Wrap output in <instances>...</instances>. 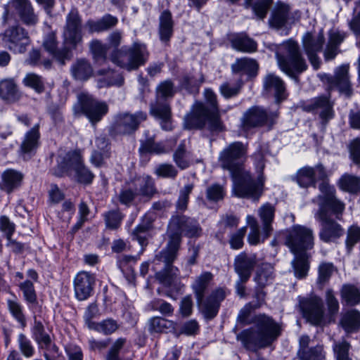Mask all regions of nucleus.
I'll list each match as a JSON object with an SVG mask.
<instances>
[{"label":"nucleus","mask_w":360,"mask_h":360,"mask_svg":"<svg viewBox=\"0 0 360 360\" xmlns=\"http://www.w3.org/2000/svg\"><path fill=\"white\" fill-rule=\"evenodd\" d=\"M247 153L245 146L235 142L224 148L219 155L221 167L228 169L233 179V195L238 198H247L257 200L261 196L264 186L263 156L259 153L255 156V166L257 172L255 180H252L250 173L246 171L240 159Z\"/></svg>","instance_id":"1"},{"label":"nucleus","mask_w":360,"mask_h":360,"mask_svg":"<svg viewBox=\"0 0 360 360\" xmlns=\"http://www.w3.org/2000/svg\"><path fill=\"white\" fill-rule=\"evenodd\" d=\"M285 243L295 257L292 262L295 276L298 278L305 277L309 270L306 251L314 245L312 231L305 226H294L290 231Z\"/></svg>","instance_id":"2"},{"label":"nucleus","mask_w":360,"mask_h":360,"mask_svg":"<svg viewBox=\"0 0 360 360\" xmlns=\"http://www.w3.org/2000/svg\"><path fill=\"white\" fill-rule=\"evenodd\" d=\"M200 231L195 222L185 216L173 217L168 226L169 241L167 247L157 255V258L166 263H170L176 257L180 247L181 236L193 237Z\"/></svg>","instance_id":"3"},{"label":"nucleus","mask_w":360,"mask_h":360,"mask_svg":"<svg viewBox=\"0 0 360 360\" xmlns=\"http://www.w3.org/2000/svg\"><path fill=\"white\" fill-rule=\"evenodd\" d=\"M326 302L328 317L323 316V304L321 300L318 297H311L302 301L300 307L304 317L312 324L318 325L331 321L332 316L337 314L339 310L338 301L330 290L326 292Z\"/></svg>","instance_id":"4"},{"label":"nucleus","mask_w":360,"mask_h":360,"mask_svg":"<svg viewBox=\"0 0 360 360\" xmlns=\"http://www.w3.org/2000/svg\"><path fill=\"white\" fill-rule=\"evenodd\" d=\"M149 53L145 44L134 43L128 49L115 50L111 55V60L117 66L128 71L137 70L148 60Z\"/></svg>","instance_id":"5"},{"label":"nucleus","mask_w":360,"mask_h":360,"mask_svg":"<svg viewBox=\"0 0 360 360\" xmlns=\"http://www.w3.org/2000/svg\"><path fill=\"white\" fill-rule=\"evenodd\" d=\"M278 65L280 69L290 77L307 69V65L302 58L297 44L289 40L283 43L276 53Z\"/></svg>","instance_id":"6"},{"label":"nucleus","mask_w":360,"mask_h":360,"mask_svg":"<svg viewBox=\"0 0 360 360\" xmlns=\"http://www.w3.org/2000/svg\"><path fill=\"white\" fill-rule=\"evenodd\" d=\"M74 112L75 115H84L92 124H96L107 114L108 105L87 93H80L74 105Z\"/></svg>","instance_id":"7"},{"label":"nucleus","mask_w":360,"mask_h":360,"mask_svg":"<svg viewBox=\"0 0 360 360\" xmlns=\"http://www.w3.org/2000/svg\"><path fill=\"white\" fill-rule=\"evenodd\" d=\"M59 166L61 171L56 172V175L60 176L65 172H73L74 178L82 184H90L94 177L93 173L83 165L82 157L77 151L68 153ZM70 175L72 174L70 173Z\"/></svg>","instance_id":"8"},{"label":"nucleus","mask_w":360,"mask_h":360,"mask_svg":"<svg viewBox=\"0 0 360 360\" xmlns=\"http://www.w3.org/2000/svg\"><path fill=\"white\" fill-rule=\"evenodd\" d=\"M14 9L22 22L28 26L35 25L38 22V16L34 13L30 0H11L4 7L2 22L8 24L14 19L12 12Z\"/></svg>","instance_id":"9"},{"label":"nucleus","mask_w":360,"mask_h":360,"mask_svg":"<svg viewBox=\"0 0 360 360\" xmlns=\"http://www.w3.org/2000/svg\"><path fill=\"white\" fill-rule=\"evenodd\" d=\"M5 46L15 53H23L30 44V38L27 30L20 25H13L7 28L1 34Z\"/></svg>","instance_id":"10"},{"label":"nucleus","mask_w":360,"mask_h":360,"mask_svg":"<svg viewBox=\"0 0 360 360\" xmlns=\"http://www.w3.org/2000/svg\"><path fill=\"white\" fill-rule=\"evenodd\" d=\"M146 112L138 111L135 113L122 112L115 117L113 129L117 134H130L136 131L141 122L147 120Z\"/></svg>","instance_id":"11"},{"label":"nucleus","mask_w":360,"mask_h":360,"mask_svg":"<svg viewBox=\"0 0 360 360\" xmlns=\"http://www.w3.org/2000/svg\"><path fill=\"white\" fill-rule=\"evenodd\" d=\"M63 39L64 44L72 49H75L82 40V20L75 8H72L67 15Z\"/></svg>","instance_id":"12"},{"label":"nucleus","mask_w":360,"mask_h":360,"mask_svg":"<svg viewBox=\"0 0 360 360\" xmlns=\"http://www.w3.org/2000/svg\"><path fill=\"white\" fill-rule=\"evenodd\" d=\"M320 191L321 194L316 199L319 205L318 214L326 217L325 212L328 209L335 214H341L343 212L345 205L335 198V189L333 186L324 181L320 185Z\"/></svg>","instance_id":"13"},{"label":"nucleus","mask_w":360,"mask_h":360,"mask_svg":"<svg viewBox=\"0 0 360 360\" xmlns=\"http://www.w3.org/2000/svg\"><path fill=\"white\" fill-rule=\"evenodd\" d=\"M150 114L160 121L161 128L165 131L173 129L171 107L166 101H156L150 104Z\"/></svg>","instance_id":"14"},{"label":"nucleus","mask_w":360,"mask_h":360,"mask_svg":"<svg viewBox=\"0 0 360 360\" xmlns=\"http://www.w3.org/2000/svg\"><path fill=\"white\" fill-rule=\"evenodd\" d=\"M207 122H210L214 129L220 127L217 96L210 89H206L204 92V124Z\"/></svg>","instance_id":"15"},{"label":"nucleus","mask_w":360,"mask_h":360,"mask_svg":"<svg viewBox=\"0 0 360 360\" xmlns=\"http://www.w3.org/2000/svg\"><path fill=\"white\" fill-rule=\"evenodd\" d=\"M95 283V277L93 274L81 271L74 279L75 294L77 300L83 301L89 297L92 293Z\"/></svg>","instance_id":"16"},{"label":"nucleus","mask_w":360,"mask_h":360,"mask_svg":"<svg viewBox=\"0 0 360 360\" xmlns=\"http://www.w3.org/2000/svg\"><path fill=\"white\" fill-rule=\"evenodd\" d=\"M304 49L308 56L309 60L315 69L319 67V59L316 53L319 51L323 43V36L321 33L312 35L306 33L302 39Z\"/></svg>","instance_id":"17"},{"label":"nucleus","mask_w":360,"mask_h":360,"mask_svg":"<svg viewBox=\"0 0 360 360\" xmlns=\"http://www.w3.org/2000/svg\"><path fill=\"white\" fill-rule=\"evenodd\" d=\"M326 175L322 165H317L315 167H304L297 171L296 181L300 187L307 188L314 186L316 179H322Z\"/></svg>","instance_id":"18"},{"label":"nucleus","mask_w":360,"mask_h":360,"mask_svg":"<svg viewBox=\"0 0 360 360\" xmlns=\"http://www.w3.org/2000/svg\"><path fill=\"white\" fill-rule=\"evenodd\" d=\"M289 11L290 7L288 5L282 2H278L269 20L271 26L281 28L283 27H288L292 24L295 20L291 16Z\"/></svg>","instance_id":"19"},{"label":"nucleus","mask_w":360,"mask_h":360,"mask_svg":"<svg viewBox=\"0 0 360 360\" xmlns=\"http://www.w3.org/2000/svg\"><path fill=\"white\" fill-rule=\"evenodd\" d=\"M264 89L266 94L274 96L277 101L285 99L287 96L284 82L274 74H268L264 77Z\"/></svg>","instance_id":"20"},{"label":"nucleus","mask_w":360,"mask_h":360,"mask_svg":"<svg viewBox=\"0 0 360 360\" xmlns=\"http://www.w3.org/2000/svg\"><path fill=\"white\" fill-rule=\"evenodd\" d=\"M39 128V125L35 124L25 135L20 148V155L25 160L30 158L38 147L40 137Z\"/></svg>","instance_id":"21"},{"label":"nucleus","mask_w":360,"mask_h":360,"mask_svg":"<svg viewBox=\"0 0 360 360\" xmlns=\"http://www.w3.org/2000/svg\"><path fill=\"white\" fill-rule=\"evenodd\" d=\"M44 49L50 53L62 65L65 64V60H70L72 56L71 47L65 46L62 49H56V39L53 33L49 34L43 43Z\"/></svg>","instance_id":"22"},{"label":"nucleus","mask_w":360,"mask_h":360,"mask_svg":"<svg viewBox=\"0 0 360 360\" xmlns=\"http://www.w3.org/2000/svg\"><path fill=\"white\" fill-rule=\"evenodd\" d=\"M21 96L16 82L13 78H6L0 81V98L10 103L18 101Z\"/></svg>","instance_id":"23"},{"label":"nucleus","mask_w":360,"mask_h":360,"mask_svg":"<svg viewBox=\"0 0 360 360\" xmlns=\"http://www.w3.org/2000/svg\"><path fill=\"white\" fill-rule=\"evenodd\" d=\"M316 217L322 221V230L320 233L321 240L325 242H330L342 235L343 231L337 223L328 220L326 216L317 214Z\"/></svg>","instance_id":"24"},{"label":"nucleus","mask_w":360,"mask_h":360,"mask_svg":"<svg viewBox=\"0 0 360 360\" xmlns=\"http://www.w3.org/2000/svg\"><path fill=\"white\" fill-rule=\"evenodd\" d=\"M202 125V103L196 102L184 119V128L188 130L200 129Z\"/></svg>","instance_id":"25"},{"label":"nucleus","mask_w":360,"mask_h":360,"mask_svg":"<svg viewBox=\"0 0 360 360\" xmlns=\"http://www.w3.org/2000/svg\"><path fill=\"white\" fill-rule=\"evenodd\" d=\"M225 295V291L223 289H218L206 299L204 302L205 319H212L217 315L219 303L224 299Z\"/></svg>","instance_id":"26"},{"label":"nucleus","mask_w":360,"mask_h":360,"mask_svg":"<svg viewBox=\"0 0 360 360\" xmlns=\"http://www.w3.org/2000/svg\"><path fill=\"white\" fill-rule=\"evenodd\" d=\"M22 179V173L14 169H7L2 173L1 188L10 193L21 185Z\"/></svg>","instance_id":"27"},{"label":"nucleus","mask_w":360,"mask_h":360,"mask_svg":"<svg viewBox=\"0 0 360 360\" xmlns=\"http://www.w3.org/2000/svg\"><path fill=\"white\" fill-rule=\"evenodd\" d=\"M255 264L254 256H248L240 253L235 259V268L243 281H246L250 275L251 269Z\"/></svg>","instance_id":"28"},{"label":"nucleus","mask_w":360,"mask_h":360,"mask_svg":"<svg viewBox=\"0 0 360 360\" xmlns=\"http://www.w3.org/2000/svg\"><path fill=\"white\" fill-rule=\"evenodd\" d=\"M70 72L75 79L86 81L92 76L93 68L86 60L79 59L72 65Z\"/></svg>","instance_id":"29"},{"label":"nucleus","mask_w":360,"mask_h":360,"mask_svg":"<svg viewBox=\"0 0 360 360\" xmlns=\"http://www.w3.org/2000/svg\"><path fill=\"white\" fill-rule=\"evenodd\" d=\"M274 207L269 204H264L258 210V216L259 217L263 227V235L269 236L273 231L272 222L274 218Z\"/></svg>","instance_id":"30"},{"label":"nucleus","mask_w":360,"mask_h":360,"mask_svg":"<svg viewBox=\"0 0 360 360\" xmlns=\"http://www.w3.org/2000/svg\"><path fill=\"white\" fill-rule=\"evenodd\" d=\"M246 223L250 228L248 241L250 245H255L262 243L269 236H264L263 235V228L261 231H259L258 222L253 216L248 215L246 217Z\"/></svg>","instance_id":"31"},{"label":"nucleus","mask_w":360,"mask_h":360,"mask_svg":"<svg viewBox=\"0 0 360 360\" xmlns=\"http://www.w3.org/2000/svg\"><path fill=\"white\" fill-rule=\"evenodd\" d=\"M156 259L158 260L157 257ZM160 262L165 264L166 268L156 274L157 278L165 286L171 287L175 285L179 281V278L178 269L171 265L174 261L170 263H166L162 260H160Z\"/></svg>","instance_id":"32"},{"label":"nucleus","mask_w":360,"mask_h":360,"mask_svg":"<svg viewBox=\"0 0 360 360\" xmlns=\"http://www.w3.org/2000/svg\"><path fill=\"white\" fill-rule=\"evenodd\" d=\"M309 342V338L303 335L300 339L301 349L299 352V356L301 360H321L323 358V352L321 347L319 346L309 351H305V347Z\"/></svg>","instance_id":"33"},{"label":"nucleus","mask_w":360,"mask_h":360,"mask_svg":"<svg viewBox=\"0 0 360 360\" xmlns=\"http://www.w3.org/2000/svg\"><path fill=\"white\" fill-rule=\"evenodd\" d=\"M174 22L169 11H165L160 16L159 33L162 41H168L172 35Z\"/></svg>","instance_id":"34"},{"label":"nucleus","mask_w":360,"mask_h":360,"mask_svg":"<svg viewBox=\"0 0 360 360\" xmlns=\"http://www.w3.org/2000/svg\"><path fill=\"white\" fill-rule=\"evenodd\" d=\"M232 69L234 72L252 77L257 74L258 65L255 60L245 58L237 60L233 64Z\"/></svg>","instance_id":"35"},{"label":"nucleus","mask_w":360,"mask_h":360,"mask_svg":"<svg viewBox=\"0 0 360 360\" xmlns=\"http://www.w3.org/2000/svg\"><path fill=\"white\" fill-rule=\"evenodd\" d=\"M136 195L151 198L157 193L155 182L151 176H143L136 180Z\"/></svg>","instance_id":"36"},{"label":"nucleus","mask_w":360,"mask_h":360,"mask_svg":"<svg viewBox=\"0 0 360 360\" xmlns=\"http://www.w3.org/2000/svg\"><path fill=\"white\" fill-rule=\"evenodd\" d=\"M266 115L263 109L255 107L250 109L244 115L243 125L245 128L261 124L266 120Z\"/></svg>","instance_id":"37"},{"label":"nucleus","mask_w":360,"mask_h":360,"mask_svg":"<svg viewBox=\"0 0 360 360\" xmlns=\"http://www.w3.org/2000/svg\"><path fill=\"white\" fill-rule=\"evenodd\" d=\"M349 65H343L339 67L335 71V84L340 91L349 94L350 92V85L348 79Z\"/></svg>","instance_id":"38"},{"label":"nucleus","mask_w":360,"mask_h":360,"mask_svg":"<svg viewBox=\"0 0 360 360\" xmlns=\"http://www.w3.org/2000/svg\"><path fill=\"white\" fill-rule=\"evenodd\" d=\"M117 22V19L110 15H104L100 20L88 21L86 26L89 28V32H102L111 28L115 26Z\"/></svg>","instance_id":"39"},{"label":"nucleus","mask_w":360,"mask_h":360,"mask_svg":"<svg viewBox=\"0 0 360 360\" xmlns=\"http://www.w3.org/2000/svg\"><path fill=\"white\" fill-rule=\"evenodd\" d=\"M280 333V327L271 319L267 318L264 327L260 334L262 340V345L269 344Z\"/></svg>","instance_id":"40"},{"label":"nucleus","mask_w":360,"mask_h":360,"mask_svg":"<svg viewBox=\"0 0 360 360\" xmlns=\"http://www.w3.org/2000/svg\"><path fill=\"white\" fill-rule=\"evenodd\" d=\"M345 34L339 32L330 33L329 41L325 51V57L327 60L333 59L336 53L338 45L343 41Z\"/></svg>","instance_id":"41"},{"label":"nucleus","mask_w":360,"mask_h":360,"mask_svg":"<svg viewBox=\"0 0 360 360\" xmlns=\"http://www.w3.org/2000/svg\"><path fill=\"white\" fill-rule=\"evenodd\" d=\"M174 326L173 321L155 316L149 320L148 330L150 333H166L168 329L174 328Z\"/></svg>","instance_id":"42"},{"label":"nucleus","mask_w":360,"mask_h":360,"mask_svg":"<svg viewBox=\"0 0 360 360\" xmlns=\"http://www.w3.org/2000/svg\"><path fill=\"white\" fill-rule=\"evenodd\" d=\"M340 188L349 193H357L360 191V178L356 176L345 174L339 180Z\"/></svg>","instance_id":"43"},{"label":"nucleus","mask_w":360,"mask_h":360,"mask_svg":"<svg viewBox=\"0 0 360 360\" xmlns=\"http://www.w3.org/2000/svg\"><path fill=\"white\" fill-rule=\"evenodd\" d=\"M342 326L347 332H352L360 326V314L352 310L345 314L341 320Z\"/></svg>","instance_id":"44"},{"label":"nucleus","mask_w":360,"mask_h":360,"mask_svg":"<svg viewBox=\"0 0 360 360\" xmlns=\"http://www.w3.org/2000/svg\"><path fill=\"white\" fill-rule=\"evenodd\" d=\"M233 47L240 51L252 52L256 50V43L245 36H238L232 41Z\"/></svg>","instance_id":"45"},{"label":"nucleus","mask_w":360,"mask_h":360,"mask_svg":"<svg viewBox=\"0 0 360 360\" xmlns=\"http://www.w3.org/2000/svg\"><path fill=\"white\" fill-rule=\"evenodd\" d=\"M341 295L342 300L348 304L354 305L360 302V291L354 285H344Z\"/></svg>","instance_id":"46"},{"label":"nucleus","mask_w":360,"mask_h":360,"mask_svg":"<svg viewBox=\"0 0 360 360\" xmlns=\"http://www.w3.org/2000/svg\"><path fill=\"white\" fill-rule=\"evenodd\" d=\"M313 109L318 110L321 117L323 119H330L333 116L332 105L326 97L316 99L314 103Z\"/></svg>","instance_id":"47"},{"label":"nucleus","mask_w":360,"mask_h":360,"mask_svg":"<svg viewBox=\"0 0 360 360\" xmlns=\"http://www.w3.org/2000/svg\"><path fill=\"white\" fill-rule=\"evenodd\" d=\"M140 150L146 153L162 154L167 150L162 143H156L153 139H149L142 143Z\"/></svg>","instance_id":"48"},{"label":"nucleus","mask_w":360,"mask_h":360,"mask_svg":"<svg viewBox=\"0 0 360 360\" xmlns=\"http://www.w3.org/2000/svg\"><path fill=\"white\" fill-rule=\"evenodd\" d=\"M173 159L176 165L184 169L189 166V161L187 158L185 145L181 143L174 153Z\"/></svg>","instance_id":"49"},{"label":"nucleus","mask_w":360,"mask_h":360,"mask_svg":"<svg viewBox=\"0 0 360 360\" xmlns=\"http://www.w3.org/2000/svg\"><path fill=\"white\" fill-rule=\"evenodd\" d=\"M175 94L174 84L170 80L161 82L156 88V96L162 98H171Z\"/></svg>","instance_id":"50"},{"label":"nucleus","mask_w":360,"mask_h":360,"mask_svg":"<svg viewBox=\"0 0 360 360\" xmlns=\"http://www.w3.org/2000/svg\"><path fill=\"white\" fill-rule=\"evenodd\" d=\"M155 174L162 178L174 179L178 174V171L174 165L164 163L157 166Z\"/></svg>","instance_id":"51"},{"label":"nucleus","mask_w":360,"mask_h":360,"mask_svg":"<svg viewBox=\"0 0 360 360\" xmlns=\"http://www.w3.org/2000/svg\"><path fill=\"white\" fill-rule=\"evenodd\" d=\"M271 3L272 0H257L252 5V9L256 18H264Z\"/></svg>","instance_id":"52"},{"label":"nucleus","mask_w":360,"mask_h":360,"mask_svg":"<svg viewBox=\"0 0 360 360\" xmlns=\"http://www.w3.org/2000/svg\"><path fill=\"white\" fill-rule=\"evenodd\" d=\"M90 49L94 54L95 60L98 63H102L105 60L107 53L106 46L101 44L98 40H94L90 44Z\"/></svg>","instance_id":"53"},{"label":"nucleus","mask_w":360,"mask_h":360,"mask_svg":"<svg viewBox=\"0 0 360 360\" xmlns=\"http://www.w3.org/2000/svg\"><path fill=\"white\" fill-rule=\"evenodd\" d=\"M118 328L117 323L112 319H106L96 323L91 330L103 333L105 335L114 333Z\"/></svg>","instance_id":"54"},{"label":"nucleus","mask_w":360,"mask_h":360,"mask_svg":"<svg viewBox=\"0 0 360 360\" xmlns=\"http://www.w3.org/2000/svg\"><path fill=\"white\" fill-rule=\"evenodd\" d=\"M349 345L346 341L336 342L333 351L337 360H351L349 354Z\"/></svg>","instance_id":"55"},{"label":"nucleus","mask_w":360,"mask_h":360,"mask_svg":"<svg viewBox=\"0 0 360 360\" xmlns=\"http://www.w3.org/2000/svg\"><path fill=\"white\" fill-rule=\"evenodd\" d=\"M192 189L193 185L187 184L180 191L179 197L176 202V208L179 211L184 212L186 210L188 202V195Z\"/></svg>","instance_id":"56"},{"label":"nucleus","mask_w":360,"mask_h":360,"mask_svg":"<svg viewBox=\"0 0 360 360\" xmlns=\"http://www.w3.org/2000/svg\"><path fill=\"white\" fill-rule=\"evenodd\" d=\"M18 344L20 352L25 357L30 358L33 356L34 349L30 340L24 334L19 335Z\"/></svg>","instance_id":"57"},{"label":"nucleus","mask_w":360,"mask_h":360,"mask_svg":"<svg viewBox=\"0 0 360 360\" xmlns=\"http://www.w3.org/2000/svg\"><path fill=\"white\" fill-rule=\"evenodd\" d=\"M122 218L123 216L119 210L110 211L105 214L106 226L110 229L118 228Z\"/></svg>","instance_id":"58"},{"label":"nucleus","mask_w":360,"mask_h":360,"mask_svg":"<svg viewBox=\"0 0 360 360\" xmlns=\"http://www.w3.org/2000/svg\"><path fill=\"white\" fill-rule=\"evenodd\" d=\"M150 306L153 310L159 311L162 314L165 316H170L174 311V308L169 303L160 299L153 300L150 303Z\"/></svg>","instance_id":"59"},{"label":"nucleus","mask_w":360,"mask_h":360,"mask_svg":"<svg viewBox=\"0 0 360 360\" xmlns=\"http://www.w3.org/2000/svg\"><path fill=\"white\" fill-rule=\"evenodd\" d=\"M23 82L26 86L33 88L37 92H41L44 90L43 82L37 75L33 73L27 74Z\"/></svg>","instance_id":"60"},{"label":"nucleus","mask_w":360,"mask_h":360,"mask_svg":"<svg viewBox=\"0 0 360 360\" xmlns=\"http://www.w3.org/2000/svg\"><path fill=\"white\" fill-rule=\"evenodd\" d=\"M98 74L110 76L107 82L109 86L115 85L120 86L124 84V77L118 72H112L110 70H101L98 71Z\"/></svg>","instance_id":"61"},{"label":"nucleus","mask_w":360,"mask_h":360,"mask_svg":"<svg viewBox=\"0 0 360 360\" xmlns=\"http://www.w3.org/2000/svg\"><path fill=\"white\" fill-rule=\"evenodd\" d=\"M20 287L23 292L25 300L30 303H34L36 301L37 296L33 283L30 281H25L20 284Z\"/></svg>","instance_id":"62"},{"label":"nucleus","mask_w":360,"mask_h":360,"mask_svg":"<svg viewBox=\"0 0 360 360\" xmlns=\"http://www.w3.org/2000/svg\"><path fill=\"white\" fill-rule=\"evenodd\" d=\"M224 188L219 185H213L207 190V198L210 201L217 202L224 198Z\"/></svg>","instance_id":"63"},{"label":"nucleus","mask_w":360,"mask_h":360,"mask_svg":"<svg viewBox=\"0 0 360 360\" xmlns=\"http://www.w3.org/2000/svg\"><path fill=\"white\" fill-rule=\"evenodd\" d=\"M334 266L330 263L321 264L319 269L318 281L320 283L326 282L334 272Z\"/></svg>","instance_id":"64"}]
</instances>
